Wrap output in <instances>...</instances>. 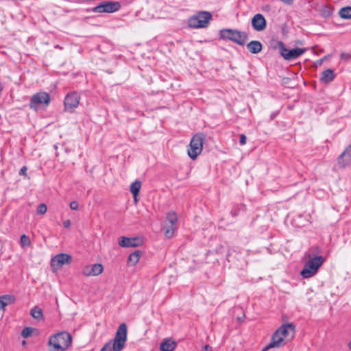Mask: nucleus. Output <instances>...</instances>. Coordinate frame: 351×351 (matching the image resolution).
I'll use <instances>...</instances> for the list:
<instances>
[{
    "mask_svg": "<svg viewBox=\"0 0 351 351\" xmlns=\"http://www.w3.org/2000/svg\"><path fill=\"white\" fill-rule=\"evenodd\" d=\"M143 243V241L141 239L138 237H121L119 241V245L123 247H135L140 246Z\"/></svg>",
    "mask_w": 351,
    "mask_h": 351,
    "instance_id": "15",
    "label": "nucleus"
},
{
    "mask_svg": "<svg viewBox=\"0 0 351 351\" xmlns=\"http://www.w3.org/2000/svg\"><path fill=\"white\" fill-rule=\"evenodd\" d=\"M103 270V265L99 263H96L85 266L82 269V274L85 276H96L101 274Z\"/></svg>",
    "mask_w": 351,
    "mask_h": 351,
    "instance_id": "14",
    "label": "nucleus"
},
{
    "mask_svg": "<svg viewBox=\"0 0 351 351\" xmlns=\"http://www.w3.org/2000/svg\"><path fill=\"white\" fill-rule=\"evenodd\" d=\"M246 140H247V138H246L245 135H244V134H241L240 135L239 142H240V144L241 145H245L246 143Z\"/></svg>",
    "mask_w": 351,
    "mask_h": 351,
    "instance_id": "35",
    "label": "nucleus"
},
{
    "mask_svg": "<svg viewBox=\"0 0 351 351\" xmlns=\"http://www.w3.org/2000/svg\"><path fill=\"white\" fill-rule=\"evenodd\" d=\"M204 141V136L202 134H197L191 138L188 149V155L191 159H195L201 154Z\"/></svg>",
    "mask_w": 351,
    "mask_h": 351,
    "instance_id": "7",
    "label": "nucleus"
},
{
    "mask_svg": "<svg viewBox=\"0 0 351 351\" xmlns=\"http://www.w3.org/2000/svg\"><path fill=\"white\" fill-rule=\"evenodd\" d=\"M33 328L31 327H25L21 332V336L23 338H27L30 337L32 334Z\"/></svg>",
    "mask_w": 351,
    "mask_h": 351,
    "instance_id": "29",
    "label": "nucleus"
},
{
    "mask_svg": "<svg viewBox=\"0 0 351 351\" xmlns=\"http://www.w3.org/2000/svg\"><path fill=\"white\" fill-rule=\"evenodd\" d=\"M20 243L22 247L29 246L31 245L29 237L26 234H22L20 239Z\"/></svg>",
    "mask_w": 351,
    "mask_h": 351,
    "instance_id": "28",
    "label": "nucleus"
},
{
    "mask_svg": "<svg viewBox=\"0 0 351 351\" xmlns=\"http://www.w3.org/2000/svg\"><path fill=\"white\" fill-rule=\"evenodd\" d=\"M176 342L170 339H165L160 343V349L162 351H173L176 347Z\"/></svg>",
    "mask_w": 351,
    "mask_h": 351,
    "instance_id": "21",
    "label": "nucleus"
},
{
    "mask_svg": "<svg viewBox=\"0 0 351 351\" xmlns=\"http://www.w3.org/2000/svg\"><path fill=\"white\" fill-rule=\"evenodd\" d=\"M252 26L256 31L264 30L267 26V21L264 16L261 14H255L252 19Z\"/></svg>",
    "mask_w": 351,
    "mask_h": 351,
    "instance_id": "17",
    "label": "nucleus"
},
{
    "mask_svg": "<svg viewBox=\"0 0 351 351\" xmlns=\"http://www.w3.org/2000/svg\"><path fill=\"white\" fill-rule=\"evenodd\" d=\"M30 315L33 318L37 320H41L43 319V313L42 309L36 306L31 309Z\"/></svg>",
    "mask_w": 351,
    "mask_h": 351,
    "instance_id": "25",
    "label": "nucleus"
},
{
    "mask_svg": "<svg viewBox=\"0 0 351 351\" xmlns=\"http://www.w3.org/2000/svg\"><path fill=\"white\" fill-rule=\"evenodd\" d=\"M324 261V258L322 256H316L309 258L305 263L304 269L300 271V275L304 278H308L315 276Z\"/></svg>",
    "mask_w": 351,
    "mask_h": 351,
    "instance_id": "3",
    "label": "nucleus"
},
{
    "mask_svg": "<svg viewBox=\"0 0 351 351\" xmlns=\"http://www.w3.org/2000/svg\"><path fill=\"white\" fill-rule=\"evenodd\" d=\"M286 344V340L277 332H274L269 343L262 351H267L273 348H280Z\"/></svg>",
    "mask_w": 351,
    "mask_h": 351,
    "instance_id": "16",
    "label": "nucleus"
},
{
    "mask_svg": "<svg viewBox=\"0 0 351 351\" xmlns=\"http://www.w3.org/2000/svg\"><path fill=\"white\" fill-rule=\"evenodd\" d=\"M331 13L332 12L328 6L325 5L322 7V8L321 10V14L323 16L328 17V16H330Z\"/></svg>",
    "mask_w": 351,
    "mask_h": 351,
    "instance_id": "30",
    "label": "nucleus"
},
{
    "mask_svg": "<svg viewBox=\"0 0 351 351\" xmlns=\"http://www.w3.org/2000/svg\"><path fill=\"white\" fill-rule=\"evenodd\" d=\"M121 8V4L118 1H104L92 9L96 13H112Z\"/></svg>",
    "mask_w": 351,
    "mask_h": 351,
    "instance_id": "10",
    "label": "nucleus"
},
{
    "mask_svg": "<svg viewBox=\"0 0 351 351\" xmlns=\"http://www.w3.org/2000/svg\"><path fill=\"white\" fill-rule=\"evenodd\" d=\"M351 162V144L347 147L345 150L337 158V162L340 167L344 168Z\"/></svg>",
    "mask_w": 351,
    "mask_h": 351,
    "instance_id": "18",
    "label": "nucleus"
},
{
    "mask_svg": "<svg viewBox=\"0 0 351 351\" xmlns=\"http://www.w3.org/2000/svg\"><path fill=\"white\" fill-rule=\"evenodd\" d=\"M177 221L178 217L175 212L171 211L167 213L163 227L165 235L167 238L173 237L176 230Z\"/></svg>",
    "mask_w": 351,
    "mask_h": 351,
    "instance_id": "8",
    "label": "nucleus"
},
{
    "mask_svg": "<svg viewBox=\"0 0 351 351\" xmlns=\"http://www.w3.org/2000/svg\"><path fill=\"white\" fill-rule=\"evenodd\" d=\"M63 226L64 228H68L71 226V221L70 220H66L63 222Z\"/></svg>",
    "mask_w": 351,
    "mask_h": 351,
    "instance_id": "38",
    "label": "nucleus"
},
{
    "mask_svg": "<svg viewBox=\"0 0 351 351\" xmlns=\"http://www.w3.org/2000/svg\"><path fill=\"white\" fill-rule=\"evenodd\" d=\"M47 210V207L45 204H40L37 207V213L44 215Z\"/></svg>",
    "mask_w": 351,
    "mask_h": 351,
    "instance_id": "31",
    "label": "nucleus"
},
{
    "mask_svg": "<svg viewBox=\"0 0 351 351\" xmlns=\"http://www.w3.org/2000/svg\"><path fill=\"white\" fill-rule=\"evenodd\" d=\"M78 206H79L78 202L76 201H73L70 203V208H71V209H72L73 210H77Z\"/></svg>",
    "mask_w": 351,
    "mask_h": 351,
    "instance_id": "33",
    "label": "nucleus"
},
{
    "mask_svg": "<svg viewBox=\"0 0 351 351\" xmlns=\"http://www.w3.org/2000/svg\"><path fill=\"white\" fill-rule=\"evenodd\" d=\"M348 348L350 350H351V341L348 343Z\"/></svg>",
    "mask_w": 351,
    "mask_h": 351,
    "instance_id": "43",
    "label": "nucleus"
},
{
    "mask_svg": "<svg viewBox=\"0 0 351 351\" xmlns=\"http://www.w3.org/2000/svg\"><path fill=\"white\" fill-rule=\"evenodd\" d=\"M50 101V96L46 92H40L34 94L30 99L29 107L36 110L42 105L47 106Z\"/></svg>",
    "mask_w": 351,
    "mask_h": 351,
    "instance_id": "9",
    "label": "nucleus"
},
{
    "mask_svg": "<svg viewBox=\"0 0 351 351\" xmlns=\"http://www.w3.org/2000/svg\"><path fill=\"white\" fill-rule=\"evenodd\" d=\"M339 15L341 18L343 19H351V6H346L342 8L339 11Z\"/></svg>",
    "mask_w": 351,
    "mask_h": 351,
    "instance_id": "26",
    "label": "nucleus"
},
{
    "mask_svg": "<svg viewBox=\"0 0 351 351\" xmlns=\"http://www.w3.org/2000/svg\"><path fill=\"white\" fill-rule=\"evenodd\" d=\"M277 45L280 55L286 60H293L296 59L306 51V48L288 49L282 41H278Z\"/></svg>",
    "mask_w": 351,
    "mask_h": 351,
    "instance_id": "6",
    "label": "nucleus"
},
{
    "mask_svg": "<svg viewBox=\"0 0 351 351\" xmlns=\"http://www.w3.org/2000/svg\"><path fill=\"white\" fill-rule=\"evenodd\" d=\"M277 114H278V112H273V113L271 114V116H270V117H271V120L274 119Z\"/></svg>",
    "mask_w": 351,
    "mask_h": 351,
    "instance_id": "42",
    "label": "nucleus"
},
{
    "mask_svg": "<svg viewBox=\"0 0 351 351\" xmlns=\"http://www.w3.org/2000/svg\"><path fill=\"white\" fill-rule=\"evenodd\" d=\"M295 325L292 323L282 324L275 332L282 336L285 340L290 337L291 339L295 333Z\"/></svg>",
    "mask_w": 351,
    "mask_h": 351,
    "instance_id": "13",
    "label": "nucleus"
},
{
    "mask_svg": "<svg viewBox=\"0 0 351 351\" xmlns=\"http://www.w3.org/2000/svg\"><path fill=\"white\" fill-rule=\"evenodd\" d=\"M141 187V182L140 181L136 180L130 185V192L132 193L134 196V199L135 202H137V195L139 193V191Z\"/></svg>",
    "mask_w": 351,
    "mask_h": 351,
    "instance_id": "24",
    "label": "nucleus"
},
{
    "mask_svg": "<svg viewBox=\"0 0 351 351\" xmlns=\"http://www.w3.org/2000/svg\"><path fill=\"white\" fill-rule=\"evenodd\" d=\"M263 46L261 42L252 40L247 45V49L252 53H258L262 50Z\"/></svg>",
    "mask_w": 351,
    "mask_h": 351,
    "instance_id": "22",
    "label": "nucleus"
},
{
    "mask_svg": "<svg viewBox=\"0 0 351 351\" xmlns=\"http://www.w3.org/2000/svg\"><path fill=\"white\" fill-rule=\"evenodd\" d=\"M23 345H25L26 343L25 341H23Z\"/></svg>",
    "mask_w": 351,
    "mask_h": 351,
    "instance_id": "44",
    "label": "nucleus"
},
{
    "mask_svg": "<svg viewBox=\"0 0 351 351\" xmlns=\"http://www.w3.org/2000/svg\"><path fill=\"white\" fill-rule=\"evenodd\" d=\"M241 256V253L239 251H237L235 249H229L226 256V259L228 262L238 265V262H239Z\"/></svg>",
    "mask_w": 351,
    "mask_h": 351,
    "instance_id": "19",
    "label": "nucleus"
},
{
    "mask_svg": "<svg viewBox=\"0 0 351 351\" xmlns=\"http://www.w3.org/2000/svg\"><path fill=\"white\" fill-rule=\"evenodd\" d=\"M223 249H224L223 245L221 244L218 247H216L215 252L217 254H222L223 252Z\"/></svg>",
    "mask_w": 351,
    "mask_h": 351,
    "instance_id": "36",
    "label": "nucleus"
},
{
    "mask_svg": "<svg viewBox=\"0 0 351 351\" xmlns=\"http://www.w3.org/2000/svg\"><path fill=\"white\" fill-rule=\"evenodd\" d=\"M142 255V252L136 250L134 252L130 254L128 258V263L130 265H135L139 261L140 257Z\"/></svg>",
    "mask_w": 351,
    "mask_h": 351,
    "instance_id": "23",
    "label": "nucleus"
},
{
    "mask_svg": "<svg viewBox=\"0 0 351 351\" xmlns=\"http://www.w3.org/2000/svg\"><path fill=\"white\" fill-rule=\"evenodd\" d=\"M127 325L125 323L121 324L116 332L114 338L111 340L113 351H121L127 341Z\"/></svg>",
    "mask_w": 351,
    "mask_h": 351,
    "instance_id": "5",
    "label": "nucleus"
},
{
    "mask_svg": "<svg viewBox=\"0 0 351 351\" xmlns=\"http://www.w3.org/2000/svg\"><path fill=\"white\" fill-rule=\"evenodd\" d=\"M71 261V256L63 253L58 254L51 258V267L53 271H57L60 269L64 264H70Z\"/></svg>",
    "mask_w": 351,
    "mask_h": 351,
    "instance_id": "11",
    "label": "nucleus"
},
{
    "mask_svg": "<svg viewBox=\"0 0 351 351\" xmlns=\"http://www.w3.org/2000/svg\"><path fill=\"white\" fill-rule=\"evenodd\" d=\"M6 306L12 304L15 302L16 298L13 295H3L0 296Z\"/></svg>",
    "mask_w": 351,
    "mask_h": 351,
    "instance_id": "27",
    "label": "nucleus"
},
{
    "mask_svg": "<svg viewBox=\"0 0 351 351\" xmlns=\"http://www.w3.org/2000/svg\"><path fill=\"white\" fill-rule=\"evenodd\" d=\"M100 351H113L112 348V341H108L101 349Z\"/></svg>",
    "mask_w": 351,
    "mask_h": 351,
    "instance_id": "32",
    "label": "nucleus"
},
{
    "mask_svg": "<svg viewBox=\"0 0 351 351\" xmlns=\"http://www.w3.org/2000/svg\"><path fill=\"white\" fill-rule=\"evenodd\" d=\"M27 168L26 166L22 167V168L21 169V170L19 171V175L27 177Z\"/></svg>",
    "mask_w": 351,
    "mask_h": 351,
    "instance_id": "34",
    "label": "nucleus"
},
{
    "mask_svg": "<svg viewBox=\"0 0 351 351\" xmlns=\"http://www.w3.org/2000/svg\"><path fill=\"white\" fill-rule=\"evenodd\" d=\"M335 77L333 70L328 69L321 73L320 81L324 84H328L334 80Z\"/></svg>",
    "mask_w": 351,
    "mask_h": 351,
    "instance_id": "20",
    "label": "nucleus"
},
{
    "mask_svg": "<svg viewBox=\"0 0 351 351\" xmlns=\"http://www.w3.org/2000/svg\"><path fill=\"white\" fill-rule=\"evenodd\" d=\"M80 99V97L77 92L68 93L64 101V110L71 112L74 108L78 106Z\"/></svg>",
    "mask_w": 351,
    "mask_h": 351,
    "instance_id": "12",
    "label": "nucleus"
},
{
    "mask_svg": "<svg viewBox=\"0 0 351 351\" xmlns=\"http://www.w3.org/2000/svg\"><path fill=\"white\" fill-rule=\"evenodd\" d=\"M220 38L231 40L239 45H244L248 40V34L237 29H223L219 32Z\"/></svg>",
    "mask_w": 351,
    "mask_h": 351,
    "instance_id": "2",
    "label": "nucleus"
},
{
    "mask_svg": "<svg viewBox=\"0 0 351 351\" xmlns=\"http://www.w3.org/2000/svg\"><path fill=\"white\" fill-rule=\"evenodd\" d=\"M351 58V54H349V53H342L341 54V59H344L346 60H349L350 58Z\"/></svg>",
    "mask_w": 351,
    "mask_h": 351,
    "instance_id": "37",
    "label": "nucleus"
},
{
    "mask_svg": "<svg viewBox=\"0 0 351 351\" xmlns=\"http://www.w3.org/2000/svg\"><path fill=\"white\" fill-rule=\"evenodd\" d=\"M204 351H212V347L209 345H206L204 348Z\"/></svg>",
    "mask_w": 351,
    "mask_h": 351,
    "instance_id": "41",
    "label": "nucleus"
},
{
    "mask_svg": "<svg viewBox=\"0 0 351 351\" xmlns=\"http://www.w3.org/2000/svg\"><path fill=\"white\" fill-rule=\"evenodd\" d=\"M6 306L5 303L3 302V300L0 298V310L4 309V308Z\"/></svg>",
    "mask_w": 351,
    "mask_h": 351,
    "instance_id": "39",
    "label": "nucleus"
},
{
    "mask_svg": "<svg viewBox=\"0 0 351 351\" xmlns=\"http://www.w3.org/2000/svg\"><path fill=\"white\" fill-rule=\"evenodd\" d=\"M211 19L212 14L210 12L206 11L198 12L189 19L188 25L192 28H204L208 26Z\"/></svg>",
    "mask_w": 351,
    "mask_h": 351,
    "instance_id": "4",
    "label": "nucleus"
},
{
    "mask_svg": "<svg viewBox=\"0 0 351 351\" xmlns=\"http://www.w3.org/2000/svg\"><path fill=\"white\" fill-rule=\"evenodd\" d=\"M319 247L318 246H315L313 248V253H319Z\"/></svg>",
    "mask_w": 351,
    "mask_h": 351,
    "instance_id": "40",
    "label": "nucleus"
},
{
    "mask_svg": "<svg viewBox=\"0 0 351 351\" xmlns=\"http://www.w3.org/2000/svg\"><path fill=\"white\" fill-rule=\"evenodd\" d=\"M72 342V337L63 331L52 335L49 340V351H64Z\"/></svg>",
    "mask_w": 351,
    "mask_h": 351,
    "instance_id": "1",
    "label": "nucleus"
}]
</instances>
